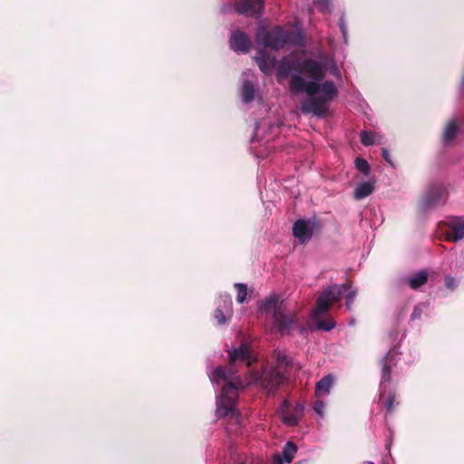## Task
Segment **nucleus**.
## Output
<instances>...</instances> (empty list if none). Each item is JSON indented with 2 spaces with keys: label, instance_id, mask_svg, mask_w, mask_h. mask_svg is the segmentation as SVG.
Returning <instances> with one entry per match:
<instances>
[{
  "label": "nucleus",
  "instance_id": "obj_14",
  "mask_svg": "<svg viewBox=\"0 0 464 464\" xmlns=\"http://www.w3.org/2000/svg\"><path fill=\"white\" fill-rule=\"evenodd\" d=\"M304 411V404L297 402L292 411H282V419L284 423L288 426L294 427L298 425L302 419Z\"/></svg>",
  "mask_w": 464,
  "mask_h": 464
},
{
  "label": "nucleus",
  "instance_id": "obj_16",
  "mask_svg": "<svg viewBox=\"0 0 464 464\" xmlns=\"http://www.w3.org/2000/svg\"><path fill=\"white\" fill-rule=\"evenodd\" d=\"M334 377L327 374L322 377L315 384L314 395L317 398L328 396L334 387Z\"/></svg>",
  "mask_w": 464,
  "mask_h": 464
},
{
  "label": "nucleus",
  "instance_id": "obj_33",
  "mask_svg": "<svg viewBox=\"0 0 464 464\" xmlns=\"http://www.w3.org/2000/svg\"><path fill=\"white\" fill-rule=\"evenodd\" d=\"M356 295H357V290L354 289V290H350L346 296H345V299H346V308L347 310H352V307H353V304L356 298Z\"/></svg>",
  "mask_w": 464,
  "mask_h": 464
},
{
  "label": "nucleus",
  "instance_id": "obj_20",
  "mask_svg": "<svg viewBox=\"0 0 464 464\" xmlns=\"http://www.w3.org/2000/svg\"><path fill=\"white\" fill-rule=\"evenodd\" d=\"M322 315H315L314 310L313 311L312 319L314 323V327L317 330L329 332L335 327V323L332 319H321Z\"/></svg>",
  "mask_w": 464,
  "mask_h": 464
},
{
  "label": "nucleus",
  "instance_id": "obj_7",
  "mask_svg": "<svg viewBox=\"0 0 464 464\" xmlns=\"http://www.w3.org/2000/svg\"><path fill=\"white\" fill-rule=\"evenodd\" d=\"M285 374L278 369V366L266 368L257 378V382L268 394H274L283 384Z\"/></svg>",
  "mask_w": 464,
  "mask_h": 464
},
{
  "label": "nucleus",
  "instance_id": "obj_12",
  "mask_svg": "<svg viewBox=\"0 0 464 464\" xmlns=\"http://www.w3.org/2000/svg\"><path fill=\"white\" fill-rule=\"evenodd\" d=\"M445 225L448 227L445 232L448 241L459 242L464 238V217H451Z\"/></svg>",
  "mask_w": 464,
  "mask_h": 464
},
{
  "label": "nucleus",
  "instance_id": "obj_4",
  "mask_svg": "<svg viewBox=\"0 0 464 464\" xmlns=\"http://www.w3.org/2000/svg\"><path fill=\"white\" fill-rule=\"evenodd\" d=\"M351 288L350 284L331 285L322 291L316 299L315 315H324L328 313L330 304L342 299L344 293Z\"/></svg>",
  "mask_w": 464,
  "mask_h": 464
},
{
  "label": "nucleus",
  "instance_id": "obj_30",
  "mask_svg": "<svg viewBox=\"0 0 464 464\" xmlns=\"http://www.w3.org/2000/svg\"><path fill=\"white\" fill-rule=\"evenodd\" d=\"M338 25L340 27L341 33L343 34V42L345 44H348V29L344 20V15L342 14L338 21Z\"/></svg>",
  "mask_w": 464,
  "mask_h": 464
},
{
  "label": "nucleus",
  "instance_id": "obj_28",
  "mask_svg": "<svg viewBox=\"0 0 464 464\" xmlns=\"http://www.w3.org/2000/svg\"><path fill=\"white\" fill-rule=\"evenodd\" d=\"M429 306V302H424L417 304L412 312L411 320L420 319L424 311L428 310Z\"/></svg>",
  "mask_w": 464,
  "mask_h": 464
},
{
  "label": "nucleus",
  "instance_id": "obj_35",
  "mask_svg": "<svg viewBox=\"0 0 464 464\" xmlns=\"http://www.w3.org/2000/svg\"><path fill=\"white\" fill-rule=\"evenodd\" d=\"M382 156L388 164L394 168V164L391 159L390 153L387 149L383 148L382 150Z\"/></svg>",
  "mask_w": 464,
  "mask_h": 464
},
{
  "label": "nucleus",
  "instance_id": "obj_9",
  "mask_svg": "<svg viewBox=\"0 0 464 464\" xmlns=\"http://www.w3.org/2000/svg\"><path fill=\"white\" fill-rule=\"evenodd\" d=\"M280 128L279 121H256L255 126L254 134L250 139V143L255 144L256 141H263L266 147L270 140L273 139L277 133Z\"/></svg>",
  "mask_w": 464,
  "mask_h": 464
},
{
  "label": "nucleus",
  "instance_id": "obj_17",
  "mask_svg": "<svg viewBox=\"0 0 464 464\" xmlns=\"http://www.w3.org/2000/svg\"><path fill=\"white\" fill-rule=\"evenodd\" d=\"M459 132V127L456 118L451 119L445 126L442 132V143L448 145L451 143L458 133Z\"/></svg>",
  "mask_w": 464,
  "mask_h": 464
},
{
  "label": "nucleus",
  "instance_id": "obj_21",
  "mask_svg": "<svg viewBox=\"0 0 464 464\" xmlns=\"http://www.w3.org/2000/svg\"><path fill=\"white\" fill-rule=\"evenodd\" d=\"M297 446L293 441L289 440L287 441L282 450V453L279 454L281 458L285 460V463L289 464L293 461L296 452H297Z\"/></svg>",
  "mask_w": 464,
  "mask_h": 464
},
{
  "label": "nucleus",
  "instance_id": "obj_11",
  "mask_svg": "<svg viewBox=\"0 0 464 464\" xmlns=\"http://www.w3.org/2000/svg\"><path fill=\"white\" fill-rule=\"evenodd\" d=\"M264 9V0H240L236 3L235 10L246 16L258 18Z\"/></svg>",
  "mask_w": 464,
  "mask_h": 464
},
{
  "label": "nucleus",
  "instance_id": "obj_6",
  "mask_svg": "<svg viewBox=\"0 0 464 464\" xmlns=\"http://www.w3.org/2000/svg\"><path fill=\"white\" fill-rule=\"evenodd\" d=\"M446 188L440 183H431L427 188L420 199V208L422 211L431 210L445 203Z\"/></svg>",
  "mask_w": 464,
  "mask_h": 464
},
{
  "label": "nucleus",
  "instance_id": "obj_22",
  "mask_svg": "<svg viewBox=\"0 0 464 464\" xmlns=\"http://www.w3.org/2000/svg\"><path fill=\"white\" fill-rule=\"evenodd\" d=\"M218 304H220L223 310L228 314V317L233 315V302L229 294H220L218 296Z\"/></svg>",
  "mask_w": 464,
  "mask_h": 464
},
{
  "label": "nucleus",
  "instance_id": "obj_29",
  "mask_svg": "<svg viewBox=\"0 0 464 464\" xmlns=\"http://www.w3.org/2000/svg\"><path fill=\"white\" fill-rule=\"evenodd\" d=\"M360 137L361 142L367 147L372 145L375 141L373 133L366 130L361 131Z\"/></svg>",
  "mask_w": 464,
  "mask_h": 464
},
{
  "label": "nucleus",
  "instance_id": "obj_27",
  "mask_svg": "<svg viewBox=\"0 0 464 464\" xmlns=\"http://www.w3.org/2000/svg\"><path fill=\"white\" fill-rule=\"evenodd\" d=\"M313 2L321 13L329 14L332 12V0H313Z\"/></svg>",
  "mask_w": 464,
  "mask_h": 464
},
{
  "label": "nucleus",
  "instance_id": "obj_40",
  "mask_svg": "<svg viewBox=\"0 0 464 464\" xmlns=\"http://www.w3.org/2000/svg\"><path fill=\"white\" fill-rule=\"evenodd\" d=\"M364 464H374L372 461H366Z\"/></svg>",
  "mask_w": 464,
  "mask_h": 464
},
{
  "label": "nucleus",
  "instance_id": "obj_38",
  "mask_svg": "<svg viewBox=\"0 0 464 464\" xmlns=\"http://www.w3.org/2000/svg\"><path fill=\"white\" fill-rule=\"evenodd\" d=\"M290 407V402L288 401H284L282 405H281V412L283 411H287L288 408Z\"/></svg>",
  "mask_w": 464,
  "mask_h": 464
},
{
  "label": "nucleus",
  "instance_id": "obj_31",
  "mask_svg": "<svg viewBox=\"0 0 464 464\" xmlns=\"http://www.w3.org/2000/svg\"><path fill=\"white\" fill-rule=\"evenodd\" d=\"M459 280L451 276H445V286L451 292L455 291L459 286Z\"/></svg>",
  "mask_w": 464,
  "mask_h": 464
},
{
  "label": "nucleus",
  "instance_id": "obj_1",
  "mask_svg": "<svg viewBox=\"0 0 464 464\" xmlns=\"http://www.w3.org/2000/svg\"><path fill=\"white\" fill-rule=\"evenodd\" d=\"M255 60L262 72L271 74L276 69L278 83L288 79V91L292 94H306L301 102L300 111L322 118L329 111L330 103L337 97L338 89L332 81H324L325 66L312 58L299 60L293 56H284L276 61L264 50H259Z\"/></svg>",
  "mask_w": 464,
  "mask_h": 464
},
{
  "label": "nucleus",
  "instance_id": "obj_23",
  "mask_svg": "<svg viewBox=\"0 0 464 464\" xmlns=\"http://www.w3.org/2000/svg\"><path fill=\"white\" fill-rule=\"evenodd\" d=\"M237 289V301L239 304H243L246 300L247 296V286L244 283H236L234 285Z\"/></svg>",
  "mask_w": 464,
  "mask_h": 464
},
{
  "label": "nucleus",
  "instance_id": "obj_15",
  "mask_svg": "<svg viewBox=\"0 0 464 464\" xmlns=\"http://www.w3.org/2000/svg\"><path fill=\"white\" fill-rule=\"evenodd\" d=\"M429 274L426 270H420L412 275L404 276L401 279L402 284H407L411 289L417 290L427 284Z\"/></svg>",
  "mask_w": 464,
  "mask_h": 464
},
{
  "label": "nucleus",
  "instance_id": "obj_39",
  "mask_svg": "<svg viewBox=\"0 0 464 464\" xmlns=\"http://www.w3.org/2000/svg\"><path fill=\"white\" fill-rule=\"evenodd\" d=\"M355 324V319H351V321L349 322V325H354Z\"/></svg>",
  "mask_w": 464,
  "mask_h": 464
},
{
  "label": "nucleus",
  "instance_id": "obj_37",
  "mask_svg": "<svg viewBox=\"0 0 464 464\" xmlns=\"http://www.w3.org/2000/svg\"><path fill=\"white\" fill-rule=\"evenodd\" d=\"M285 460L281 458L279 454H276L273 459V464H284Z\"/></svg>",
  "mask_w": 464,
  "mask_h": 464
},
{
  "label": "nucleus",
  "instance_id": "obj_25",
  "mask_svg": "<svg viewBox=\"0 0 464 464\" xmlns=\"http://www.w3.org/2000/svg\"><path fill=\"white\" fill-rule=\"evenodd\" d=\"M354 164L356 169L362 173L364 176H369L371 171V167L367 160L361 157H357L354 160Z\"/></svg>",
  "mask_w": 464,
  "mask_h": 464
},
{
  "label": "nucleus",
  "instance_id": "obj_10",
  "mask_svg": "<svg viewBox=\"0 0 464 464\" xmlns=\"http://www.w3.org/2000/svg\"><path fill=\"white\" fill-rule=\"evenodd\" d=\"M395 355V352L390 350L381 360L382 374L379 387L380 397L384 396L388 391L391 382V371L392 367L396 365Z\"/></svg>",
  "mask_w": 464,
  "mask_h": 464
},
{
  "label": "nucleus",
  "instance_id": "obj_3",
  "mask_svg": "<svg viewBox=\"0 0 464 464\" xmlns=\"http://www.w3.org/2000/svg\"><path fill=\"white\" fill-rule=\"evenodd\" d=\"M259 311L271 316L272 328L281 335H290L292 332L300 327L297 314L289 310L281 303H278L276 295H269L259 304Z\"/></svg>",
  "mask_w": 464,
  "mask_h": 464
},
{
  "label": "nucleus",
  "instance_id": "obj_36",
  "mask_svg": "<svg viewBox=\"0 0 464 464\" xmlns=\"http://www.w3.org/2000/svg\"><path fill=\"white\" fill-rule=\"evenodd\" d=\"M331 73L338 79H340L342 77L339 69L337 68L336 64H334V63L331 67Z\"/></svg>",
  "mask_w": 464,
  "mask_h": 464
},
{
  "label": "nucleus",
  "instance_id": "obj_13",
  "mask_svg": "<svg viewBox=\"0 0 464 464\" xmlns=\"http://www.w3.org/2000/svg\"><path fill=\"white\" fill-rule=\"evenodd\" d=\"M250 40L247 34L240 30L232 32L229 45L236 53H246L250 49Z\"/></svg>",
  "mask_w": 464,
  "mask_h": 464
},
{
  "label": "nucleus",
  "instance_id": "obj_5",
  "mask_svg": "<svg viewBox=\"0 0 464 464\" xmlns=\"http://www.w3.org/2000/svg\"><path fill=\"white\" fill-rule=\"evenodd\" d=\"M289 36L290 34L284 31L280 26H276L271 30L260 26L256 33V43L263 47L279 50L289 42Z\"/></svg>",
  "mask_w": 464,
  "mask_h": 464
},
{
  "label": "nucleus",
  "instance_id": "obj_19",
  "mask_svg": "<svg viewBox=\"0 0 464 464\" xmlns=\"http://www.w3.org/2000/svg\"><path fill=\"white\" fill-rule=\"evenodd\" d=\"M374 189V183L371 181H364L355 188L353 191V198L357 200L363 199L369 197Z\"/></svg>",
  "mask_w": 464,
  "mask_h": 464
},
{
  "label": "nucleus",
  "instance_id": "obj_34",
  "mask_svg": "<svg viewBox=\"0 0 464 464\" xmlns=\"http://www.w3.org/2000/svg\"><path fill=\"white\" fill-rule=\"evenodd\" d=\"M393 401H394V395L392 393H389L388 398L385 401V408L388 412H392L393 410Z\"/></svg>",
  "mask_w": 464,
  "mask_h": 464
},
{
  "label": "nucleus",
  "instance_id": "obj_24",
  "mask_svg": "<svg viewBox=\"0 0 464 464\" xmlns=\"http://www.w3.org/2000/svg\"><path fill=\"white\" fill-rule=\"evenodd\" d=\"M273 357L276 361L278 366H287L290 364V358L288 357V355L279 349H276L274 351Z\"/></svg>",
  "mask_w": 464,
  "mask_h": 464
},
{
  "label": "nucleus",
  "instance_id": "obj_26",
  "mask_svg": "<svg viewBox=\"0 0 464 464\" xmlns=\"http://www.w3.org/2000/svg\"><path fill=\"white\" fill-rule=\"evenodd\" d=\"M215 318L218 322V324L223 325L231 317H228V314L226 312V310H223L221 304H218L215 310Z\"/></svg>",
  "mask_w": 464,
  "mask_h": 464
},
{
  "label": "nucleus",
  "instance_id": "obj_2",
  "mask_svg": "<svg viewBox=\"0 0 464 464\" xmlns=\"http://www.w3.org/2000/svg\"><path fill=\"white\" fill-rule=\"evenodd\" d=\"M253 360L247 344L241 343L237 348L229 352V367L218 366L208 373L213 386H217L219 381L226 382L216 401V416L218 418L230 417L236 420H238L239 413L237 411L235 404L238 396V388L243 383L240 377L236 374L233 364L240 362L246 366H250Z\"/></svg>",
  "mask_w": 464,
  "mask_h": 464
},
{
  "label": "nucleus",
  "instance_id": "obj_8",
  "mask_svg": "<svg viewBox=\"0 0 464 464\" xmlns=\"http://www.w3.org/2000/svg\"><path fill=\"white\" fill-rule=\"evenodd\" d=\"M320 224L316 218H300L293 225V235L299 243L304 244L308 242L315 231L319 230Z\"/></svg>",
  "mask_w": 464,
  "mask_h": 464
},
{
  "label": "nucleus",
  "instance_id": "obj_32",
  "mask_svg": "<svg viewBox=\"0 0 464 464\" xmlns=\"http://www.w3.org/2000/svg\"><path fill=\"white\" fill-rule=\"evenodd\" d=\"M313 410L320 418H323L324 416L325 403L318 400L314 402Z\"/></svg>",
  "mask_w": 464,
  "mask_h": 464
},
{
  "label": "nucleus",
  "instance_id": "obj_18",
  "mask_svg": "<svg viewBox=\"0 0 464 464\" xmlns=\"http://www.w3.org/2000/svg\"><path fill=\"white\" fill-rule=\"evenodd\" d=\"M256 94V88L250 80H244L241 85V97L245 103H250L254 101Z\"/></svg>",
  "mask_w": 464,
  "mask_h": 464
}]
</instances>
